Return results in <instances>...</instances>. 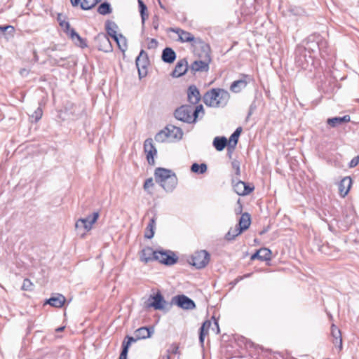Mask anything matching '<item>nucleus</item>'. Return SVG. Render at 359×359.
<instances>
[{
    "instance_id": "nucleus-53",
    "label": "nucleus",
    "mask_w": 359,
    "mask_h": 359,
    "mask_svg": "<svg viewBox=\"0 0 359 359\" xmlns=\"http://www.w3.org/2000/svg\"><path fill=\"white\" fill-rule=\"evenodd\" d=\"M245 345L246 348L257 349L258 348H259V345L254 344L252 341H250L249 339L245 340Z\"/></svg>"
},
{
    "instance_id": "nucleus-43",
    "label": "nucleus",
    "mask_w": 359,
    "mask_h": 359,
    "mask_svg": "<svg viewBox=\"0 0 359 359\" xmlns=\"http://www.w3.org/2000/svg\"><path fill=\"white\" fill-rule=\"evenodd\" d=\"M238 137H239L235 135L233 133L230 136L229 141H227L229 151H233L235 149L238 141Z\"/></svg>"
},
{
    "instance_id": "nucleus-34",
    "label": "nucleus",
    "mask_w": 359,
    "mask_h": 359,
    "mask_svg": "<svg viewBox=\"0 0 359 359\" xmlns=\"http://www.w3.org/2000/svg\"><path fill=\"white\" fill-rule=\"evenodd\" d=\"M170 130V128H165V130L158 132L154 137L155 140L158 142H164L170 139L172 134L169 133Z\"/></svg>"
},
{
    "instance_id": "nucleus-49",
    "label": "nucleus",
    "mask_w": 359,
    "mask_h": 359,
    "mask_svg": "<svg viewBox=\"0 0 359 359\" xmlns=\"http://www.w3.org/2000/svg\"><path fill=\"white\" fill-rule=\"evenodd\" d=\"M42 115H43V111H42V109L41 107H38L35 111L33 113V114L32 115V117L34 118L35 119V121L37 122L38 121H39L41 117H42Z\"/></svg>"
},
{
    "instance_id": "nucleus-7",
    "label": "nucleus",
    "mask_w": 359,
    "mask_h": 359,
    "mask_svg": "<svg viewBox=\"0 0 359 359\" xmlns=\"http://www.w3.org/2000/svg\"><path fill=\"white\" fill-rule=\"evenodd\" d=\"M210 259V254L206 250H200L191 256L189 263L196 269H201L208 265Z\"/></svg>"
},
{
    "instance_id": "nucleus-20",
    "label": "nucleus",
    "mask_w": 359,
    "mask_h": 359,
    "mask_svg": "<svg viewBox=\"0 0 359 359\" xmlns=\"http://www.w3.org/2000/svg\"><path fill=\"white\" fill-rule=\"evenodd\" d=\"M177 298V306L183 309L191 310L196 307L194 302L185 295H179Z\"/></svg>"
},
{
    "instance_id": "nucleus-57",
    "label": "nucleus",
    "mask_w": 359,
    "mask_h": 359,
    "mask_svg": "<svg viewBox=\"0 0 359 359\" xmlns=\"http://www.w3.org/2000/svg\"><path fill=\"white\" fill-rule=\"evenodd\" d=\"M250 259L252 260H255L256 259L261 260V255H260V250H257L255 254H253Z\"/></svg>"
},
{
    "instance_id": "nucleus-11",
    "label": "nucleus",
    "mask_w": 359,
    "mask_h": 359,
    "mask_svg": "<svg viewBox=\"0 0 359 359\" xmlns=\"http://www.w3.org/2000/svg\"><path fill=\"white\" fill-rule=\"evenodd\" d=\"M144 152L146 154V158L148 163L151 165H155L154 157L157 155V150L154 145L153 140L151 138L147 139L144 142Z\"/></svg>"
},
{
    "instance_id": "nucleus-15",
    "label": "nucleus",
    "mask_w": 359,
    "mask_h": 359,
    "mask_svg": "<svg viewBox=\"0 0 359 359\" xmlns=\"http://www.w3.org/2000/svg\"><path fill=\"white\" fill-rule=\"evenodd\" d=\"M233 187L235 192L239 196H245L252 192L254 187H250L247 183L238 180L237 182L233 181Z\"/></svg>"
},
{
    "instance_id": "nucleus-13",
    "label": "nucleus",
    "mask_w": 359,
    "mask_h": 359,
    "mask_svg": "<svg viewBox=\"0 0 359 359\" xmlns=\"http://www.w3.org/2000/svg\"><path fill=\"white\" fill-rule=\"evenodd\" d=\"M175 172L170 170L163 168H157L154 171V179L156 183L161 186L166 180L170 177Z\"/></svg>"
},
{
    "instance_id": "nucleus-37",
    "label": "nucleus",
    "mask_w": 359,
    "mask_h": 359,
    "mask_svg": "<svg viewBox=\"0 0 359 359\" xmlns=\"http://www.w3.org/2000/svg\"><path fill=\"white\" fill-rule=\"evenodd\" d=\"M243 232V230L236 225L234 228H231L225 235V238L228 241H232L235 239L236 236L240 235Z\"/></svg>"
},
{
    "instance_id": "nucleus-1",
    "label": "nucleus",
    "mask_w": 359,
    "mask_h": 359,
    "mask_svg": "<svg viewBox=\"0 0 359 359\" xmlns=\"http://www.w3.org/2000/svg\"><path fill=\"white\" fill-rule=\"evenodd\" d=\"M229 99V92L219 88H212L207 91L203 97L205 104L213 108L224 107L228 104Z\"/></svg>"
},
{
    "instance_id": "nucleus-4",
    "label": "nucleus",
    "mask_w": 359,
    "mask_h": 359,
    "mask_svg": "<svg viewBox=\"0 0 359 359\" xmlns=\"http://www.w3.org/2000/svg\"><path fill=\"white\" fill-rule=\"evenodd\" d=\"M171 31L178 35L179 41L180 42L191 43V48L193 52H197V50H199V48L201 47H205V48H207V43L200 38L194 37V36L189 32L184 31L180 28L172 29Z\"/></svg>"
},
{
    "instance_id": "nucleus-52",
    "label": "nucleus",
    "mask_w": 359,
    "mask_h": 359,
    "mask_svg": "<svg viewBox=\"0 0 359 359\" xmlns=\"http://www.w3.org/2000/svg\"><path fill=\"white\" fill-rule=\"evenodd\" d=\"M233 168L235 170V173L237 176L240 175V163L238 161H234L231 163Z\"/></svg>"
},
{
    "instance_id": "nucleus-45",
    "label": "nucleus",
    "mask_w": 359,
    "mask_h": 359,
    "mask_svg": "<svg viewBox=\"0 0 359 359\" xmlns=\"http://www.w3.org/2000/svg\"><path fill=\"white\" fill-rule=\"evenodd\" d=\"M154 186V183L153 179L151 177H150L145 180L144 185H143V188H144V191H147L149 194H151L152 193H151V191H150L149 189L151 188H153Z\"/></svg>"
},
{
    "instance_id": "nucleus-32",
    "label": "nucleus",
    "mask_w": 359,
    "mask_h": 359,
    "mask_svg": "<svg viewBox=\"0 0 359 359\" xmlns=\"http://www.w3.org/2000/svg\"><path fill=\"white\" fill-rule=\"evenodd\" d=\"M212 325L210 320H205L200 328L199 341L201 346H203L205 337L208 334V330Z\"/></svg>"
},
{
    "instance_id": "nucleus-48",
    "label": "nucleus",
    "mask_w": 359,
    "mask_h": 359,
    "mask_svg": "<svg viewBox=\"0 0 359 359\" xmlns=\"http://www.w3.org/2000/svg\"><path fill=\"white\" fill-rule=\"evenodd\" d=\"M178 346L176 344H172L170 347V348L168 350V354L167 355V359H170L171 355L170 354H178Z\"/></svg>"
},
{
    "instance_id": "nucleus-6",
    "label": "nucleus",
    "mask_w": 359,
    "mask_h": 359,
    "mask_svg": "<svg viewBox=\"0 0 359 359\" xmlns=\"http://www.w3.org/2000/svg\"><path fill=\"white\" fill-rule=\"evenodd\" d=\"M100 213L97 211L87 216L86 218L79 219L75 224L76 229L79 231L83 229V234H84L86 232L92 229L93 225L97 222Z\"/></svg>"
},
{
    "instance_id": "nucleus-10",
    "label": "nucleus",
    "mask_w": 359,
    "mask_h": 359,
    "mask_svg": "<svg viewBox=\"0 0 359 359\" xmlns=\"http://www.w3.org/2000/svg\"><path fill=\"white\" fill-rule=\"evenodd\" d=\"M95 42L99 50L109 53L113 50L111 43L104 33H99L95 38Z\"/></svg>"
},
{
    "instance_id": "nucleus-17",
    "label": "nucleus",
    "mask_w": 359,
    "mask_h": 359,
    "mask_svg": "<svg viewBox=\"0 0 359 359\" xmlns=\"http://www.w3.org/2000/svg\"><path fill=\"white\" fill-rule=\"evenodd\" d=\"M188 62L186 58L180 60L172 71L171 75L172 77L178 78L185 74L188 70Z\"/></svg>"
},
{
    "instance_id": "nucleus-63",
    "label": "nucleus",
    "mask_w": 359,
    "mask_h": 359,
    "mask_svg": "<svg viewBox=\"0 0 359 359\" xmlns=\"http://www.w3.org/2000/svg\"><path fill=\"white\" fill-rule=\"evenodd\" d=\"M64 60L63 58H60V60L54 59V62H55V64H58L59 65L60 62L61 60Z\"/></svg>"
},
{
    "instance_id": "nucleus-61",
    "label": "nucleus",
    "mask_w": 359,
    "mask_h": 359,
    "mask_svg": "<svg viewBox=\"0 0 359 359\" xmlns=\"http://www.w3.org/2000/svg\"><path fill=\"white\" fill-rule=\"evenodd\" d=\"M64 18L62 14L59 13L57 17V22L60 23L61 21H63Z\"/></svg>"
},
{
    "instance_id": "nucleus-50",
    "label": "nucleus",
    "mask_w": 359,
    "mask_h": 359,
    "mask_svg": "<svg viewBox=\"0 0 359 359\" xmlns=\"http://www.w3.org/2000/svg\"><path fill=\"white\" fill-rule=\"evenodd\" d=\"M158 42L155 39H148L147 48L156 49L158 47Z\"/></svg>"
},
{
    "instance_id": "nucleus-25",
    "label": "nucleus",
    "mask_w": 359,
    "mask_h": 359,
    "mask_svg": "<svg viewBox=\"0 0 359 359\" xmlns=\"http://www.w3.org/2000/svg\"><path fill=\"white\" fill-rule=\"evenodd\" d=\"M177 184V178L175 173L172 174L168 177L165 182L161 185V187L165 191H172Z\"/></svg>"
},
{
    "instance_id": "nucleus-31",
    "label": "nucleus",
    "mask_w": 359,
    "mask_h": 359,
    "mask_svg": "<svg viewBox=\"0 0 359 359\" xmlns=\"http://www.w3.org/2000/svg\"><path fill=\"white\" fill-rule=\"evenodd\" d=\"M251 224V217L248 212L243 213L240 217L238 224H237L241 230L248 229Z\"/></svg>"
},
{
    "instance_id": "nucleus-59",
    "label": "nucleus",
    "mask_w": 359,
    "mask_h": 359,
    "mask_svg": "<svg viewBox=\"0 0 359 359\" xmlns=\"http://www.w3.org/2000/svg\"><path fill=\"white\" fill-rule=\"evenodd\" d=\"M242 132V128L241 127H238L236 129V130L233 133L235 135L239 137L241 133Z\"/></svg>"
},
{
    "instance_id": "nucleus-56",
    "label": "nucleus",
    "mask_w": 359,
    "mask_h": 359,
    "mask_svg": "<svg viewBox=\"0 0 359 359\" xmlns=\"http://www.w3.org/2000/svg\"><path fill=\"white\" fill-rule=\"evenodd\" d=\"M128 352V348L125 346H122V351L119 355V359H127Z\"/></svg>"
},
{
    "instance_id": "nucleus-51",
    "label": "nucleus",
    "mask_w": 359,
    "mask_h": 359,
    "mask_svg": "<svg viewBox=\"0 0 359 359\" xmlns=\"http://www.w3.org/2000/svg\"><path fill=\"white\" fill-rule=\"evenodd\" d=\"M59 25L65 33L71 29L69 22L66 21V18H64L63 21H61Z\"/></svg>"
},
{
    "instance_id": "nucleus-58",
    "label": "nucleus",
    "mask_w": 359,
    "mask_h": 359,
    "mask_svg": "<svg viewBox=\"0 0 359 359\" xmlns=\"http://www.w3.org/2000/svg\"><path fill=\"white\" fill-rule=\"evenodd\" d=\"M212 318L214 319V325L216 328V333L218 334L219 332V327L218 322H217V320H216L215 319V317H212Z\"/></svg>"
},
{
    "instance_id": "nucleus-3",
    "label": "nucleus",
    "mask_w": 359,
    "mask_h": 359,
    "mask_svg": "<svg viewBox=\"0 0 359 359\" xmlns=\"http://www.w3.org/2000/svg\"><path fill=\"white\" fill-rule=\"evenodd\" d=\"M194 53L199 57V60L191 63L190 66L191 70L194 72H208L209 69V65L212 60L210 46L207 44V48H205V47H201L199 48V50Z\"/></svg>"
},
{
    "instance_id": "nucleus-8",
    "label": "nucleus",
    "mask_w": 359,
    "mask_h": 359,
    "mask_svg": "<svg viewBox=\"0 0 359 359\" xmlns=\"http://www.w3.org/2000/svg\"><path fill=\"white\" fill-rule=\"evenodd\" d=\"M252 81V78L250 75L242 74L239 79L231 83L229 90L233 93H239L244 90Z\"/></svg>"
},
{
    "instance_id": "nucleus-47",
    "label": "nucleus",
    "mask_w": 359,
    "mask_h": 359,
    "mask_svg": "<svg viewBox=\"0 0 359 359\" xmlns=\"http://www.w3.org/2000/svg\"><path fill=\"white\" fill-rule=\"evenodd\" d=\"M33 284L31 280L28 278H25L23 280L21 289L25 291H31L32 290Z\"/></svg>"
},
{
    "instance_id": "nucleus-41",
    "label": "nucleus",
    "mask_w": 359,
    "mask_h": 359,
    "mask_svg": "<svg viewBox=\"0 0 359 359\" xmlns=\"http://www.w3.org/2000/svg\"><path fill=\"white\" fill-rule=\"evenodd\" d=\"M207 168V165L205 163L198 164L194 163L191 167V170L193 172L203 174L206 172Z\"/></svg>"
},
{
    "instance_id": "nucleus-2",
    "label": "nucleus",
    "mask_w": 359,
    "mask_h": 359,
    "mask_svg": "<svg viewBox=\"0 0 359 359\" xmlns=\"http://www.w3.org/2000/svg\"><path fill=\"white\" fill-rule=\"evenodd\" d=\"M204 114L205 111L202 104H198L195 107L184 104L175 111L174 116L177 120L187 123H193L196 121L198 116H203Z\"/></svg>"
},
{
    "instance_id": "nucleus-18",
    "label": "nucleus",
    "mask_w": 359,
    "mask_h": 359,
    "mask_svg": "<svg viewBox=\"0 0 359 359\" xmlns=\"http://www.w3.org/2000/svg\"><path fill=\"white\" fill-rule=\"evenodd\" d=\"M188 101L191 104H197L201 99L199 90L195 85H191L187 89Z\"/></svg>"
},
{
    "instance_id": "nucleus-23",
    "label": "nucleus",
    "mask_w": 359,
    "mask_h": 359,
    "mask_svg": "<svg viewBox=\"0 0 359 359\" xmlns=\"http://www.w3.org/2000/svg\"><path fill=\"white\" fill-rule=\"evenodd\" d=\"M65 34L81 48H86L87 46L86 40L81 38L74 29L71 28L68 32H66Z\"/></svg>"
},
{
    "instance_id": "nucleus-21",
    "label": "nucleus",
    "mask_w": 359,
    "mask_h": 359,
    "mask_svg": "<svg viewBox=\"0 0 359 359\" xmlns=\"http://www.w3.org/2000/svg\"><path fill=\"white\" fill-rule=\"evenodd\" d=\"M352 185V180L350 177H344L339 184V195L344 198L350 191Z\"/></svg>"
},
{
    "instance_id": "nucleus-19",
    "label": "nucleus",
    "mask_w": 359,
    "mask_h": 359,
    "mask_svg": "<svg viewBox=\"0 0 359 359\" xmlns=\"http://www.w3.org/2000/svg\"><path fill=\"white\" fill-rule=\"evenodd\" d=\"M101 0H70L72 6L76 7L79 5L81 9L87 11L95 7Z\"/></svg>"
},
{
    "instance_id": "nucleus-5",
    "label": "nucleus",
    "mask_w": 359,
    "mask_h": 359,
    "mask_svg": "<svg viewBox=\"0 0 359 359\" xmlns=\"http://www.w3.org/2000/svg\"><path fill=\"white\" fill-rule=\"evenodd\" d=\"M294 62L297 67L302 69H309L313 64V57L307 53L306 48L297 46L295 49Z\"/></svg>"
},
{
    "instance_id": "nucleus-36",
    "label": "nucleus",
    "mask_w": 359,
    "mask_h": 359,
    "mask_svg": "<svg viewBox=\"0 0 359 359\" xmlns=\"http://www.w3.org/2000/svg\"><path fill=\"white\" fill-rule=\"evenodd\" d=\"M155 226H156V217H153L149 219V222L146 228L144 236L147 238L151 239L154 237Z\"/></svg>"
},
{
    "instance_id": "nucleus-42",
    "label": "nucleus",
    "mask_w": 359,
    "mask_h": 359,
    "mask_svg": "<svg viewBox=\"0 0 359 359\" xmlns=\"http://www.w3.org/2000/svg\"><path fill=\"white\" fill-rule=\"evenodd\" d=\"M166 128H170V130H169V133L172 134V135H170V139L182 137V131L180 128L173 126H168Z\"/></svg>"
},
{
    "instance_id": "nucleus-64",
    "label": "nucleus",
    "mask_w": 359,
    "mask_h": 359,
    "mask_svg": "<svg viewBox=\"0 0 359 359\" xmlns=\"http://www.w3.org/2000/svg\"><path fill=\"white\" fill-rule=\"evenodd\" d=\"M252 273H246L243 276H241L242 277H243V279L244 278H249L250 276H251Z\"/></svg>"
},
{
    "instance_id": "nucleus-35",
    "label": "nucleus",
    "mask_w": 359,
    "mask_h": 359,
    "mask_svg": "<svg viewBox=\"0 0 359 359\" xmlns=\"http://www.w3.org/2000/svg\"><path fill=\"white\" fill-rule=\"evenodd\" d=\"M212 144L215 148L219 151H222L226 146H228L227 139L225 137H215Z\"/></svg>"
},
{
    "instance_id": "nucleus-38",
    "label": "nucleus",
    "mask_w": 359,
    "mask_h": 359,
    "mask_svg": "<svg viewBox=\"0 0 359 359\" xmlns=\"http://www.w3.org/2000/svg\"><path fill=\"white\" fill-rule=\"evenodd\" d=\"M114 40L116 42L118 48L124 53L127 49V40L122 34H118Z\"/></svg>"
},
{
    "instance_id": "nucleus-26",
    "label": "nucleus",
    "mask_w": 359,
    "mask_h": 359,
    "mask_svg": "<svg viewBox=\"0 0 359 359\" xmlns=\"http://www.w3.org/2000/svg\"><path fill=\"white\" fill-rule=\"evenodd\" d=\"M350 121H351L350 116L345 115L342 117H333V118H328L327 120V123L330 126H331L332 128H335L339 125H341L342 123H348V122H350Z\"/></svg>"
},
{
    "instance_id": "nucleus-44",
    "label": "nucleus",
    "mask_w": 359,
    "mask_h": 359,
    "mask_svg": "<svg viewBox=\"0 0 359 359\" xmlns=\"http://www.w3.org/2000/svg\"><path fill=\"white\" fill-rule=\"evenodd\" d=\"M261 261H268L271 259V252L267 248L260 249Z\"/></svg>"
},
{
    "instance_id": "nucleus-33",
    "label": "nucleus",
    "mask_w": 359,
    "mask_h": 359,
    "mask_svg": "<svg viewBox=\"0 0 359 359\" xmlns=\"http://www.w3.org/2000/svg\"><path fill=\"white\" fill-rule=\"evenodd\" d=\"M118 29L117 25L110 20H107L105 23V29L107 32V34L111 36L113 39L116 38L118 34L116 33V29Z\"/></svg>"
},
{
    "instance_id": "nucleus-14",
    "label": "nucleus",
    "mask_w": 359,
    "mask_h": 359,
    "mask_svg": "<svg viewBox=\"0 0 359 359\" xmlns=\"http://www.w3.org/2000/svg\"><path fill=\"white\" fill-rule=\"evenodd\" d=\"M331 336L333 344L337 348L338 352H340L343 348L341 332L334 324L331 325Z\"/></svg>"
},
{
    "instance_id": "nucleus-16",
    "label": "nucleus",
    "mask_w": 359,
    "mask_h": 359,
    "mask_svg": "<svg viewBox=\"0 0 359 359\" xmlns=\"http://www.w3.org/2000/svg\"><path fill=\"white\" fill-rule=\"evenodd\" d=\"M148 302L147 307H153L156 310L163 309L165 303L163 297L160 292H157L154 296H150Z\"/></svg>"
},
{
    "instance_id": "nucleus-22",
    "label": "nucleus",
    "mask_w": 359,
    "mask_h": 359,
    "mask_svg": "<svg viewBox=\"0 0 359 359\" xmlns=\"http://www.w3.org/2000/svg\"><path fill=\"white\" fill-rule=\"evenodd\" d=\"M156 251L151 247H145L140 253V261L147 264L149 262L154 261Z\"/></svg>"
},
{
    "instance_id": "nucleus-12",
    "label": "nucleus",
    "mask_w": 359,
    "mask_h": 359,
    "mask_svg": "<svg viewBox=\"0 0 359 359\" xmlns=\"http://www.w3.org/2000/svg\"><path fill=\"white\" fill-rule=\"evenodd\" d=\"M156 251L154 261H158L161 264L171 266L177 262V257L172 252Z\"/></svg>"
},
{
    "instance_id": "nucleus-29",
    "label": "nucleus",
    "mask_w": 359,
    "mask_h": 359,
    "mask_svg": "<svg viewBox=\"0 0 359 359\" xmlns=\"http://www.w3.org/2000/svg\"><path fill=\"white\" fill-rule=\"evenodd\" d=\"M153 332V328H149L147 327H142L137 329L134 334L139 339H144L147 338H149L151 337V333Z\"/></svg>"
},
{
    "instance_id": "nucleus-55",
    "label": "nucleus",
    "mask_w": 359,
    "mask_h": 359,
    "mask_svg": "<svg viewBox=\"0 0 359 359\" xmlns=\"http://www.w3.org/2000/svg\"><path fill=\"white\" fill-rule=\"evenodd\" d=\"M359 163V156H357L352 158V160L349 163V168H355L357 166Z\"/></svg>"
},
{
    "instance_id": "nucleus-9",
    "label": "nucleus",
    "mask_w": 359,
    "mask_h": 359,
    "mask_svg": "<svg viewBox=\"0 0 359 359\" xmlns=\"http://www.w3.org/2000/svg\"><path fill=\"white\" fill-rule=\"evenodd\" d=\"M135 63L140 77H144L147 73V67L149 65V60L147 53L144 50L140 51L139 55L136 58Z\"/></svg>"
},
{
    "instance_id": "nucleus-30",
    "label": "nucleus",
    "mask_w": 359,
    "mask_h": 359,
    "mask_svg": "<svg viewBox=\"0 0 359 359\" xmlns=\"http://www.w3.org/2000/svg\"><path fill=\"white\" fill-rule=\"evenodd\" d=\"M304 48H306L307 53L309 54H311L318 50L317 47V36L316 34L310 36L306 41V46H304Z\"/></svg>"
},
{
    "instance_id": "nucleus-60",
    "label": "nucleus",
    "mask_w": 359,
    "mask_h": 359,
    "mask_svg": "<svg viewBox=\"0 0 359 359\" xmlns=\"http://www.w3.org/2000/svg\"><path fill=\"white\" fill-rule=\"evenodd\" d=\"M243 280V277L242 276H238L235 280H234V283L233 284L236 285L237 284L238 282H240L241 280Z\"/></svg>"
},
{
    "instance_id": "nucleus-46",
    "label": "nucleus",
    "mask_w": 359,
    "mask_h": 359,
    "mask_svg": "<svg viewBox=\"0 0 359 359\" xmlns=\"http://www.w3.org/2000/svg\"><path fill=\"white\" fill-rule=\"evenodd\" d=\"M126 339H127V341L126 340H124L123 341V344H122V346H125L128 348H129V346H130V344L133 343V342H135L137 341V340H140L139 339H137L135 336V337H130V336H127L126 337Z\"/></svg>"
},
{
    "instance_id": "nucleus-24",
    "label": "nucleus",
    "mask_w": 359,
    "mask_h": 359,
    "mask_svg": "<svg viewBox=\"0 0 359 359\" xmlns=\"http://www.w3.org/2000/svg\"><path fill=\"white\" fill-rule=\"evenodd\" d=\"M317 36V47L321 56L325 57L328 55V43L326 39L323 38L320 35L316 34Z\"/></svg>"
},
{
    "instance_id": "nucleus-40",
    "label": "nucleus",
    "mask_w": 359,
    "mask_h": 359,
    "mask_svg": "<svg viewBox=\"0 0 359 359\" xmlns=\"http://www.w3.org/2000/svg\"><path fill=\"white\" fill-rule=\"evenodd\" d=\"M112 11L110 4L108 2L101 4L97 8V12L101 15H107Z\"/></svg>"
},
{
    "instance_id": "nucleus-27",
    "label": "nucleus",
    "mask_w": 359,
    "mask_h": 359,
    "mask_svg": "<svg viewBox=\"0 0 359 359\" xmlns=\"http://www.w3.org/2000/svg\"><path fill=\"white\" fill-rule=\"evenodd\" d=\"M162 60L166 63H172L176 59V53L171 48H165L163 49L162 55Z\"/></svg>"
},
{
    "instance_id": "nucleus-62",
    "label": "nucleus",
    "mask_w": 359,
    "mask_h": 359,
    "mask_svg": "<svg viewBox=\"0 0 359 359\" xmlns=\"http://www.w3.org/2000/svg\"><path fill=\"white\" fill-rule=\"evenodd\" d=\"M152 25H153V27L155 29H157L158 27V20H153V22H152Z\"/></svg>"
},
{
    "instance_id": "nucleus-39",
    "label": "nucleus",
    "mask_w": 359,
    "mask_h": 359,
    "mask_svg": "<svg viewBox=\"0 0 359 359\" xmlns=\"http://www.w3.org/2000/svg\"><path fill=\"white\" fill-rule=\"evenodd\" d=\"M137 1H138V6H139L140 13V15H141L142 22V24H144L146 19L149 16L148 13H147V7L142 0H137Z\"/></svg>"
},
{
    "instance_id": "nucleus-28",
    "label": "nucleus",
    "mask_w": 359,
    "mask_h": 359,
    "mask_svg": "<svg viewBox=\"0 0 359 359\" xmlns=\"http://www.w3.org/2000/svg\"><path fill=\"white\" fill-rule=\"evenodd\" d=\"M65 302V297L60 294H57L55 297H52L46 301V304L55 308L62 307Z\"/></svg>"
},
{
    "instance_id": "nucleus-54",
    "label": "nucleus",
    "mask_w": 359,
    "mask_h": 359,
    "mask_svg": "<svg viewBox=\"0 0 359 359\" xmlns=\"http://www.w3.org/2000/svg\"><path fill=\"white\" fill-rule=\"evenodd\" d=\"M10 29L11 32L14 31V27L11 25L0 26V36L4 34L6 31Z\"/></svg>"
}]
</instances>
